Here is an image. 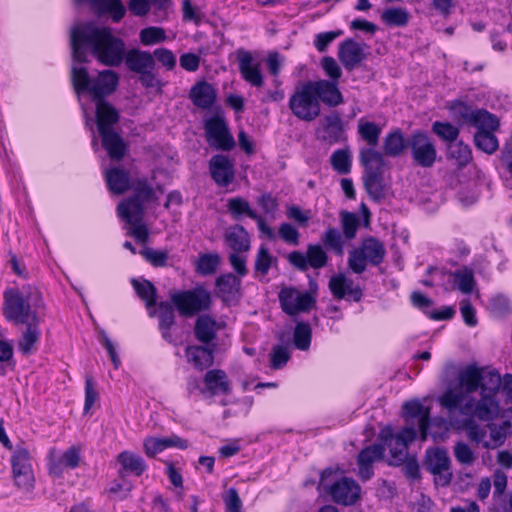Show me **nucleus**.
<instances>
[{
  "label": "nucleus",
  "mask_w": 512,
  "mask_h": 512,
  "mask_svg": "<svg viewBox=\"0 0 512 512\" xmlns=\"http://www.w3.org/2000/svg\"><path fill=\"white\" fill-rule=\"evenodd\" d=\"M500 386L498 371L469 364L457 372L456 384L449 386L438 402L450 416H462L459 427L466 431L469 440L484 447L488 427L477 424L476 420L491 422L499 416L501 407L497 394Z\"/></svg>",
  "instance_id": "nucleus-1"
},
{
  "label": "nucleus",
  "mask_w": 512,
  "mask_h": 512,
  "mask_svg": "<svg viewBox=\"0 0 512 512\" xmlns=\"http://www.w3.org/2000/svg\"><path fill=\"white\" fill-rule=\"evenodd\" d=\"M70 40L75 61H87V51L106 66H119L123 61L125 43L108 27L92 22L77 24L71 29Z\"/></svg>",
  "instance_id": "nucleus-2"
},
{
  "label": "nucleus",
  "mask_w": 512,
  "mask_h": 512,
  "mask_svg": "<svg viewBox=\"0 0 512 512\" xmlns=\"http://www.w3.org/2000/svg\"><path fill=\"white\" fill-rule=\"evenodd\" d=\"M4 299V315L9 321L19 325L40 320L37 311L39 293L36 290L10 289L5 292Z\"/></svg>",
  "instance_id": "nucleus-3"
},
{
  "label": "nucleus",
  "mask_w": 512,
  "mask_h": 512,
  "mask_svg": "<svg viewBox=\"0 0 512 512\" xmlns=\"http://www.w3.org/2000/svg\"><path fill=\"white\" fill-rule=\"evenodd\" d=\"M118 112L104 100L96 101V121L102 145L111 159L120 160L125 154V143L115 131L118 122Z\"/></svg>",
  "instance_id": "nucleus-4"
},
{
  "label": "nucleus",
  "mask_w": 512,
  "mask_h": 512,
  "mask_svg": "<svg viewBox=\"0 0 512 512\" xmlns=\"http://www.w3.org/2000/svg\"><path fill=\"white\" fill-rule=\"evenodd\" d=\"M118 74L112 70L101 71L97 78L91 80L84 67L72 68V83L78 95L84 91L92 94L95 101L103 100V97L111 94L117 87Z\"/></svg>",
  "instance_id": "nucleus-5"
},
{
  "label": "nucleus",
  "mask_w": 512,
  "mask_h": 512,
  "mask_svg": "<svg viewBox=\"0 0 512 512\" xmlns=\"http://www.w3.org/2000/svg\"><path fill=\"white\" fill-rule=\"evenodd\" d=\"M318 489L320 492L329 494L334 502L345 506L354 504L361 492L355 480L347 477L336 480L330 469L321 473Z\"/></svg>",
  "instance_id": "nucleus-6"
},
{
  "label": "nucleus",
  "mask_w": 512,
  "mask_h": 512,
  "mask_svg": "<svg viewBox=\"0 0 512 512\" xmlns=\"http://www.w3.org/2000/svg\"><path fill=\"white\" fill-rule=\"evenodd\" d=\"M386 255L384 244L375 237L365 238L361 244L349 252L348 267L356 274L366 270L368 264L380 265Z\"/></svg>",
  "instance_id": "nucleus-7"
},
{
  "label": "nucleus",
  "mask_w": 512,
  "mask_h": 512,
  "mask_svg": "<svg viewBox=\"0 0 512 512\" xmlns=\"http://www.w3.org/2000/svg\"><path fill=\"white\" fill-rule=\"evenodd\" d=\"M417 431L413 426L404 427L399 433H393L390 426L381 429L379 440L389 450L390 465H400L407 459L408 445L416 438Z\"/></svg>",
  "instance_id": "nucleus-8"
},
{
  "label": "nucleus",
  "mask_w": 512,
  "mask_h": 512,
  "mask_svg": "<svg viewBox=\"0 0 512 512\" xmlns=\"http://www.w3.org/2000/svg\"><path fill=\"white\" fill-rule=\"evenodd\" d=\"M289 108L296 118L306 122H311L320 115V102L308 81L296 86L289 98Z\"/></svg>",
  "instance_id": "nucleus-9"
},
{
  "label": "nucleus",
  "mask_w": 512,
  "mask_h": 512,
  "mask_svg": "<svg viewBox=\"0 0 512 512\" xmlns=\"http://www.w3.org/2000/svg\"><path fill=\"white\" fill-rule=\"evenodd\" d=\"M171 300L179 313L185 317H191L209 309L212 302L210 292L202 286L174 293Z\"/></svg>",
  "instance_id": "nucleus-10"
},
{
  "label": "nucleus",
  "mask_w": 512,
  "mask_h": 512,
  "mask_svg": "<svg viewBox=\"0 0 512 512\" xmlns=\"http://www.w3.org/2000/svg\"><path fill=\"white\" fill-rule=\"evenodd\" d=\"M11 464L15 485L23 492L31 493L34 489L35 479L30 453L23 445H18L14 449Z\"/></svg>",
  "instance_id": "nucleus-11"
},
{
  "label": "nucleus",
  "mask_w": 512,
  "mask_h": 512,
  "mask_svg": "<svg viewBox=\"0 0 512 512\" xmlns=\"http://www.w3.org/2000/svg\"><path fill=\"white\" fill-rule=\"evenodd\" d=\"M407 148L410 150L412 160L422 168L432 167L437 158L434 141L422 131L414 132L407 139Z\"/></svg>",
  "instance_id": "nucleus-12"
},
{
  "label": "nucleus",
  "mask_w": 512,
  "mask_h": 512,
  "mask_svg": "<svg viewBox=\"0 0 512 512\" xmlns=\"http://www.w3.org/2000/svg\"><path fill=\"white\" fill-rule=\"evenodd\" d=\"M450 457L447 450L433 448L426 451L425 468L434 475L436 485L447 486L452 480Z\"/></svg>",
  "instance_id": "nucleus-13"
},
{
  "label": "nucleus",
  "mask_w": 512,
  "mask_h": 512,
  "mask_svg": "<svg viewBox=\"0 0 512 512\" xmlns=\"http://www.w3.org/2000/svg\"><path fill=\"white\" fill-rule=\"evenodd\" d=\"M282 310L289 316L310 311L315 305L314 297L294 287H284L278 294Z\"/></svg>",
  "instance_id": "nucleus-14"
},
{
  "label": "nucleus",
  "mask_w": 512,
  "mask_h": 512,
  "mask_svg": "<svg viewBox=\"0 0 512 512\" xmlns=\"http://www.w3.org/2000/svg\"><path fill=\"white\" fill-rule=\"evenodd\" d=\"M205 136L208 144L222 151H230L235 146L226 122L220 117H212L205 122Z\"/></svg>",
  "instance_id": "nucleus-15"
},
{
  "label": "nucleus",
  "mask_w": 512,
  "mask_h": 512,
  "mask_svg": "<svg viewBox=\"0 0 512 512\" xmlns=\"http://www.w3.org/2000/svg\"><path fill=\"white\" fill-rule=\"evenodd\" d=\"M118 216L130 225L129 234L140 242H146L148 239V230L142 224L143 209L134 202L119 203L117 206Z\"/></svg>",
  "instance_id": "nucleus-16"
},
{
  "label": "nucleus",
  "mask_w": 512,
  "mask_h": 512,
  "mask_svg": "<svg viewBox=\"0 0 512 512\" xmlns=\"http://www.w3.org/2000/svg\"><path fill=\"white\" fill-rule=\"evenodd\" d=\"M369 46L354 39H346L338 48V58L344 68L352 71L367 58Z\"/></svg>",
  "instance_id": "nucleus-17"
},
{
  "label": "nucleus",
  "mask_w": 512,
  "mask_h": 512,
  "mask_svg": "<svg viewBox=\"0 0 512 512\" xmlns=\"http://www.w3.org/2000/svg\"><path fill=\"white\" fill-rule=\"evenodd\" d=\"M238 68L242 78L251 86L260 88L264 85V76L260 62L256 61L251 52L244 49L236 51Z\"/></svg>",
  "instance_id": "nucleus-18"
},
{
  "label": "nucleus",
  "mask_w": 512,
  "mask_h": 512,
  "mask_svg": "<svg viewBox=\"0 0 512 512\" xmlns=\"http://www.w3.org/2000/svg\"><path fill=\"white\" fill-rule=\"evenodd\" d=\"M209 171L218 186L227 187L235 179L234 164L226 155H214L209 161Z\"/></svg>",
  "instance_id": "nucleus-19"
},
{
  "label": "nucleus",
  "mask_w": 512,
  "mask_h": 512,
  "mask_svg": "<svg viewBox=\"0 0 512 512\" xmlns=\"http://www.w3.org/2000/svg\"><path fill=\"white\" fill-rule=\"evenodd\" d=\"M403 411L407 422H417L421 439L426 440L430 425V408L425 407L419 400H412L403 405Z\"/></svg>",
  "instance_id": "nucleus-20"
},
{
  "label": "nucleus",
  "mask_w": 512,
  "mask_h": 512,
  "mask_svg": "<svg viewBox=\"0 0 512 512\" xmlns=\"http://www.w3.org/2000/svg\"><path fill=\"white\" fill-rule=\"evenodd\" d=\"M123 60L127 69L136 74L146 72V70H154L156 66L152 53L138 48L124 51Z\"/></svg>",
  "instance_id": "nucleus-21"
},
{
  "label": "nucleus",
  "mask_w": 512,
  "mask_h": 512,
  "mask_svg": "<svg viewBox=\"0 0 512 512\" xmlns=\"http://www.w3.org/2000/svg\"><path fill=\"white\" fill-rule=\"evenodd\" d=\"M312 86L317 100L328 106H337L343 102V97L338 89L337 82L328 80L308 81Z\"/></svg>",
  "instance_id": "nucleus-22"
},
{
  "label": "nucleus",
  "mask_w": 512,
  "mask_h": 512,
  "mask_svg": "<svg viewBox=\"0 0 512 512\" xmlns=\"http://www.w3.org/2000/svg\"><path fill=\"white\" fill-rule=\"evenodd\" d=\"M384 455V449L381 444L370 445L360 451L357 457L359 467V476L362 480H368L373 475L372 465L381 460Z\"/></svg>",
  "instance_id": "nucleus-23"
},
{
  "label": "nucleus",
  "mask_w": 512,
  "mask_h": 512,
  "mask_svg": "<svg viewBox=\"0 0 512 512\" xmlns=\"http://www.w3.org/2000/svg\"><path fill=\"white\" fill-rule=\"evenodd\" d=\"M204 388L200 389L202 394L208 393L210 396L228 394L230 392V383L223 370H209L203 379Z\"/></svg>",
  "instance_id": "nucleus-24"
},
{
  "label": "nucleus",
  "mask_w": 512,
  "mask_h": 512,
  "mask_svg": "<svg viewBox=\"0 0 512 512\" xmlns=\"http://www.w3.org/2000/svg\"><path fill=\"white\" fill-rule=\"evenodd\" d=\"M329 289L334 297L343 299L346 295L353 296L355 301L362 297V291L359 287H353V281L344 274H338L330 278Z\"/></svg>",
  "instance_id": "nucleus-25"
},
{
  "label": "nucleus",
  "mask_w": 512,
  "mask_h": 512,
  "mask_svg": "<svg viewBox=\"0 0 512 512\" xmlns=\"http://www.w3.org/2000/svg\"><path fill=\"white\" fill-rule=\"evenodd\" d=\"M241 279L231 273L220 276L216 280L217 294L224 302H231L240 296Z\"/></svg>",
  "instance_id": "nucleus-26"
},
{
  "label": "nucleus",
  "mask_w": 512,
  "mask_h": 512,
  "mask_svg": "<svg viewBox=\"0 0 512 512\" xmlns=\"http://www.w3.org/2000/svg\"><path fill=\"white\" fill-rule=\"evenodd\" d=\"M384 152L376 150V147H362L359 150V161L364 168V173L384 171L386 161Z\"/></svg>",
  "instance_id": "nucleus-27"
},
{
  "label": "nucleus",
  "mask_w": 512,
  "mask_h": 512,
  "mask_svg": "<svg viewBox=\"0 0 512 512\" xmlns=\"http://www.w3.org/2000/svg\"><path fill=\"white\" fill-rule=\"evenodd\" d=\"M220 325L208 315L197 318L194 327L195 337L202 343L208 344L216 338Z\"/></svg>",
  "instance_id": "nucleus-28"
},
{
  "label": "nucleus",
  "mask_w": 512,
  "mask_h": 512,
  "mask_svg": "<svg viewBox=\"0 0 512 512\" xmlns=\"http://www.w3.org/2000/svg\"><path fill=\"white\" fill-rule=\"evenodd\" d=\"M117 462L121 466L120 474H133L140 476L146 470L143 458L131 451H123L117 456Z\"/></svg>",
  "instance_id": "nucleus-29"
},
{
  "label": "nucleus",
  "mask_w": 512,
  "mask_h": 512,
  "mask_svg": "<svg viewBox=\"0 0 512 512\" xmlns=\"http://www.w3.org/2000/svg\"><path fill=\"white\" fill-rule=\"evenodd\" d=\"M39 322L40 320L24 324L26 327L18 340V348L24 355H30L36 350L40 338Z\"/></svg>",
  "instance_id": "nucleus-30"
},
{
  "label": "nucleus",
  "mask_w": 512,
  "mask_h": 512,
  "mask_svg": "<svg viewBox=\"0 0 512 512\" xmlns=\"http://www.w3.org/2000/svg\"><path fill=\"white\" fill-rule=\"evenodd\" d=\"M187 361L195 368L203 370L213 364V350L204 346H188L185 351Z\"/></svg>",
  "instance_id": "nucleus-31"
},
{
  "label": "nucleus",
  "mask_w": 512,
  "mask_h": 512,
  "mask_svg": "<svg viewBox=\"0 0 512 512\" xmlns=\"http://www.w3.org/2000/svg\"><path fill=\"white\" fill-rule=\"evenodd\" d=\"M225 240L234 252H247L250 249L249 234L241 225L230 227L225 233Z\"/></svg>",
  "instance_id": "nucleus-32"
},
{
  "label": "nucleus",
  "mask_w": 512,
  "mask_h": 512,
  "mask_svg": "<svg viewBox=\"0 0 512 512\" xmlns=\"http://www.w3.org/2000/svg\"><path fill=\"white\" fill-rule=\"evenodd\" d=\"M190 97L196 106L207 109L213 105L216 93L212 85L201 82L191 89Z\"/></svg>",
  "instance_id": "nucleus-33"
},
{
  "label": "nucleus",
  "mask_w": 512,
  "mask_h": 512,
  "mask_svg": "<svg viewBox=\"0 0 512 512\" xmlns=\"http://www.w3.org/2000/svg\"><path fill=\"white\" fill-rule=\"evenodd\" d=\"M407 148V141L400 129L390 131L383 140V152L386 156L397 157Z\"/></svg>",
  "instance_id": "nucleus-34"
},
{
  "label": "nucleus",
  "mask_w": 512,
  "mask_h": 512,
  "mask_svg": "<svg viewBox=\"0 0 512 512\" xmlns=\"http://www.w3.org/2000/svg\"><path fill=\"white\" fill-rule=\"evenodd\" d=\"M383 172H368L363 174L364 187L369 196L379 201L385 196V183L383 180Z\"/></svg>",
  "instance_id": "nucleus-35"
},
{
  "label": "nucleus",
  "mask_w": 512,
  "mask_h": 512,
  "mask_svg": "<svg viewBox=\"0 0 512 512\" xmlns=\"http://www.w3.org/2000/svg\"><path fill=\"white\" fill-rule=\"evenodd\" d=\"M108 188L114 194H122L129 188L128 172L121 168H111L105 173Z\"/></svg>",
  "instance_id": "nucleus-36"
},
{
  "label": "nucleus",
  "mask_w": 512,
  "mask_h": 512,
  "mask_svg": "<svg viewBox=\"0 0 512 512\" xmlns=\"http://www.w3.org/2000/svg\"><path fill=\"white\" fill-rule=\"evenodd\" d=\"M324 121L325 127L323 139L330 144L342 141L344 139V131L342 120L339 115L336 113L327 115Z\"/></svg>",
  "instance_id": "nucleus-37"
},
{
  "label": "nucleus",
  "mask_w": 512,
  "mask_h": 512,
  "mask_svg": "<svg viewBox=\"0 0 512 512\" xmlns=\"http://www.w3.org/2000/svg\"><path fill=\"white\" fill-rule=\"evenodd\" d=\"M381 132V127L374 122L366 121L363 118L358 121V134L367 143L366 147H376Z\"/></svg>",
  "instance_id": "nucleus-38"
},
{
  "label": "nucleus",
  "mask_w": 512,
  "mask_h": 512,
  "mask_svg": "<svg viewBox=\"0 0 512 512\" xmlns=\"http://www.w3.org/2000/svg\"><path fill=\"white\" fill-rule=\"evenodd\" d=\"M133 288L137 295L146 303V307L150 310L156 304V288L148 280H137L131 281Z\"/></svg>",
  "instance_id": "nucleus-39"
},
{
  "label": "nucleus",
  "mask_w": 512,
  "mask_h": 512,
  "mask_svg": "<svg viewBox=\"0 0 512 512\" xmlns=\"http://www.w3.org/2000/svg\"><path fill=\"white\" fill-rule=\"evenodd\" d=\"M470 125L477 127L478 130H497L499 120L484 109H475Z\"/></svg>",
  "instance_id": "nucleus-40"
},
{
  "label": "nucleus",
  "mask_w": 512,
  "mask_h": 512,
  "mask_svg": "<svg viewBox=\"0 0 512 512\" xmlns=\"http://www.w3.org/2000/svg\"><path fill=\"white\" fill-rule=\"evenodd\" d=\"M494 131L495 130H478L474 136L476 147L487 154L494 153L499 147V142L494 135Z\"/></svg>",
  "instance_id": "nucleus-41"
},
{
  "label": "nucleus",
  "mask_w": 512,
  "mask_h": 512,
  "mask_svg": "<svg viewBox=\"0 0 512 512\" xmlns=\"http://www.w3.org/2000/svg\"><path fill=\"white\" fill-rule=\"evenodd\" d=\"M155 199V192L145 181H139L137 186L135 187V194L126 200L121 201L120 203H127L128 205L131 202L136 203L144 210V204L151 202Z\"/></svg>",
  "instance_id": "nucleus-42"
},
{
  "label": "nucleus",
  "mask_w": 512,
  "mask_h": 512,
  "mask_svg": "<svg viewBox=\"0 0 512 512\" xmlns=\"http://www.w3.org/2000/svg\"><path fill=\"white\" fill-rule=\"evenodd\" d=\"M227 208L229 213L236 220L240 219L243 215H246L252 219L257 213L251 208L249 202L241 197L228 199Z\"/></svg>",
  "instance_id": "nucleus-43"
},
{
  "label": "nucleus",
  "mask_w": 512,
  "mask_h": 512,
  "mask_svg": "<svg viewBox=\"0 0 512 512\" xmlns=\"http://www.w3.org/2000/svg\"><path fill=\"white\" fill-rule=\"evenodd\" d=\"M454 286L463 294H470L475 287V278L471 269L464 268L453 274Z\"/></svg>",
  "instance_id": "nucleus-44"
},
{
  "label": "nucleus",
  "mask_w": 512,
  "mask_h": 512,
  "mask_svg": "<svg viewBox=\"0 0 512 512\" xmlns=\"http://www.w3.org/2000/svg\"><path fill=\"white\" fill-rule=\"evenodd\" d=\"M448 157L454 159L459 166L467 165L472 159V153L468 145L463 142H452L448 145Z\"/></svg>",
  "instance_id": "nucleus-45"
},
{
  "label": "nucleus",
  "mask_w": 512,
  "mask_h": 512,
  "mask_svg": "<svg viewBox=\"0 0 512 512\" xmlns=\"http://www.w3.org/2000/svg\"><path fill=\"white\" fill-rule=\"evenodd\" d=\"M312 331L309 323L298 322L293 333V342L297 349L306 351L311 344Z\"/></svg>",
  "instance_id": "nucleus-46"
},
{
  "label": "nucleus",
  "mask_w": 512,
  "mask_h": 512,
  "mask_svg": "<svg viewBox=\"0 0 512 512\" xmlns=\"http://www.w3.org/2000/svg\"><path fill=\"white\" fill-rule=\"evenodd\" d=\"M158 314L159 317V328L160 329H170L171 326L174 324L175 316H174V309L173 306L168 302H160L158 304V310L150 309L149 315L151 317Z\"/></svg>",
  "instance_id": "nucleus-47"
},
{
  "label": "nucleus",
  "mask_w": 512,
  "mask_h": 512,
  "mask_svg": "<svg viewBox=\"0 0 512 512\" xmlns=\"http://www.w3.org/2000/svg\"><path fill=\"white\" fill-rule=\"evenodd\" d=\"M382 20L390 26H405L409 20V13L405 8L393 7L383 11Z\"/></svg>",
  "instance_id": "nucleus-48"
},
{
  "label": "nucleus",
  "mask_w": 512,
  "mask_h": 512,
  "mask_svg": "<svg viewBox=\"0 0 512 512\" xmlns=\"http://www.w3.org/2000/svg\"><path fill=\"white\" fill-rule=\"evenodd\" d=\"M139 39L144 46H152L165 42L167 35L163 28L150 26L140 31Z\"/></svg>",
  "instance_id": "nucleus-49"
},
{
  "label": "nucleus",
  "mask_w": 512,
  "mask_h": 512,
  "mask_svg": "<svg viewBox=\"0 0 512 512\" xmlns=\"http://www.w3.org/2000/svg\"><path fill=\"white\" fill-rule=\"evenodd\" d=\"M306 253L309 267L320 269L327 265L328 256L322 246L318 244H309L307 246Z\"/></svg>",
  "instance_id": "nucleus-50"
},
{
  "label": "nucleus",
  "mask_w": 512,
  "mask_h": 512,
  "mask_svg": "<svg viewBox=\"0 0 512 512\" xmlns=\"http://www.w3.org/2000/svg\"><path fill=\"white\" fill-rule=\"evenodd\" d=\"M322 242L328 249L333 250L336 254H343V240L340 231L337 228L329 227L322 236Z\"/></svg>",
  "instance_id": "nucleus-51"
},
{
  "label": "nucleus",
  "mask_w": 512,
  "mask_h": 512,
  "mask_svg": "<svg viewBox=\"0 0 512 512\" xmlns=\"http://www.w3.org/2000/svg\"><path fill=\"white\" fill-rule=\"evenodd\" d=\"M331 165L340 174H347L351 169V157L348 150L338 149L331 155Z\"/></svg>",
  "instance_id": "nucleus-52"
},
{
  "label": "nucleus",
  "mask_w": 512,
  "mask_h": 512,
  "mask_svg": "<svg viewBox=\"0 0 512 512\" xmlns=\"http://www.w3.org/2000/svg\"><path fill=\"white\" fill-rule=\"evenodd\" d=\"M219 264L220 256L217 253L203 254L199 256L196 270L201 275H211Z\"/></svg>",
  "instance_id": "nucleus-53"
},
{
  "label": "nucleus",
  "mask_w": 512,
  "mask_h": 512,
  "mask_svg": "<svg viewBox=\"0 0 512 512\" xmlns=\"http://www.w3.org/2000/svg\"><path fill=\"white\" fill-rule=\"evenodd\" d=\"M432 131L441 139L450 143L454 142L459 136V129L448 122H434Z\"/></svg>",
  "instance_id": "nucleus-54"
},
{
  "label": "nucleus",
  "mask_w": 512,
  "mask_h": 512,
  "mask_svg": "<svg viewBox=\"0 0 512 512\" xmlns=\"http://www.w3.org/2000/svg\"><path fill=\"white\" fill-rule=\"evenodd\" d=\"M487 427L490 435L489 439H487V443L484 444V448L495 449L501 446L508 436L503 427L495 423L487 424Z\"/></svg>",
  "instance_id": "nucleus-55"
},
{
  "label": "nucleus",
  "mask_w": 512,
  "mask_h": 512,
  "mask_svg": "<svg viewBox=\"0 0 512 512\" xmlns=\"http://www.w3.org/2000/svg\"><path fill=\"white\" fill-rule=\"evenodd\" d=\"M455 459L462 465L470 466L476 460V455L465 442H457L453 449Z\"/></svg>",
  "instance_id": "nucleus-56"
},
{
  "label": "nucleus",
  "mask_w": 512,
  "mask_h": 512,
  "mask_svg": "<svg viewBox=\"0 0 512 512\" xmlns=\"http://www.w3.org/2000/svg\"><path fill=\"white\" fill-rule=\"evenodd\" d=\"M449 109L453 115V117L464 124H470L473 113L475 109H472L470 106L466 105L461 101H454L449 106Z\"/></svg>",
  "instance_id": "nucleus-57"
},
{
  "label": "nucleus",
  "mask_w": 512,
  "mask_h": 512,
  "mask_svg": "<svg viewBox=\"0 0 512 512\" xmlns=\"http://www.w3.org/2000/svg\"><path fill=\"white\" fill-rule=\"evenodd\" d=\"M272 262L273 258L269 253L268 248L265 245H261L255 258V271L259 272L261 275H266L272 265Z\"/></svg>",
  "instance_id": "nucleus-58"
},
{
  "label": "nucleus",
  "mask_w": 512,
  "mask_h": 512,
  "mask_svg": "<svg viewBox=\"0 0 512 512\" xmlns=\"http://www.w3.org/2000/svg\"><path fill=\"white\" fill-rule=\"evenodd\" d=\"M341 223L345 238L347 240L353 239L356 236L359 226V221L356 215L351 212H342Z\"/></svg>",
  "instance_id": "nucleus-59"
},
{
  "label": "nucleus",
  "mask_w": 512,
  "mask_h": 512,
  "mask_svg": "<svg viewBox=\"0 0 512 512\" xmlns=\"http://www.w3.org/2000/svg\"><path fill=\"white\" fill-rule=\"evenodd\" d=\"M141 254L154 267H164L167 264V251L145 248Z\"/></svg>",
  "instance_id": "nucleus-60"
},
{
  "label": "nucleus",
  "mask_w": 512,
  "mask_h": 512,
  "mask_svg": "<svg viewBox=\"0 0 512 512\" xmlns=\"http://www.w3.org/2000/svg\"><path fill=\"white\" fill-rule=\"evenodd\" d=\"M490 310L497 317L506 316L511 312L510 301L503 295H496L490 300Z\"/></svg>",
  "instance_id": "nucleus-61"
},
{
  "label": "nucleus",
  "mask_w": 512,
  "mask_h": 512,
  "mask_svg": "<svg viewBox=\"0 0 512 512\" xmlns=\"http://www.w3.org/2000/svg\"><path fill=\"white\" fill-rule=\"evenodd\" d=\"M223 501L227 512H243L242 501L235 488L231 487L225 492Z\"/></svg>",
  "instance_id": "nucleus-62"
},
{
  "label": "nucleus",
  "mask_w": 512,
  "mask_h": 512,
  "mask_svg": "<svg viewBox=\"0 0 512 512\" xmlns=\"http://www.w3.org/2000/svg\"><path fill=\"white\" fill-rule=\"evenodd\" d=\"M271 367L274 369L282 368L289 360L290 353L286 347L275 346L272 348L271 353Z\"/></svg>",
  "instance_id": "nucleus-63"
},
{
  "label": "nucleus",
  "mask_w": 512,
  "mask_h": 512,
  "mask_svg": "<svg viewBox=\"0 0 512 512\" xmlns=\"http://www.w3.org/2000/svg\"><path fill=\"white\" fill-rule=\"evenodd\" d=\"M159 63H161L168 70H172L176 66V57L173 52L166 48H157L152 53Z\"/></svg>",
  "instance_id": "nucleus-64"
}]
</instances>
